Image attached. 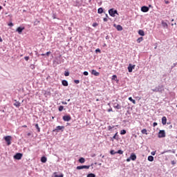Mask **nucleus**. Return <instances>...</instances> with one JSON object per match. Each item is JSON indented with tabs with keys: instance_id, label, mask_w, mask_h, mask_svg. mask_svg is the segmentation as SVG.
I'll list each match as a JSON object with an SVG mask.
<instances>
[{
	"instance_id": "1",
	"label": "nucleus",
	"mask_w": 177,
	"mask_h": 177,
	"mask_svg": "<svg viewBox=\"0 0 177 177\" xmlns=\"http://www.w3.org/2000/svg\"><path fill=\"white\" fill-rule=\"evenodd\" d=\"M109 13L112 17H115V15H118L117 10H114V8L110 9Z\"/></svg>"
},
{
	"instance_id": "2",
	"label": "nucleus",
	"mask_w": 177,
	"mask_h": 177,
	"mask_svg": "<svg viewBox=\"0 0 177 177\" xmlns=\"http://www.w3.org/2000/svg\"><path fill=\"white\" fill-rule=\"evenodd\" d=\"M4 140H6L8 146H10V145H12V137L10 136L4 137Z\"/></svg>"
},
{
	"instance_id": "3",
	"label": "nucleus",
	"mask_w": 177,
	"mask_h": 177,
	"mask_svg": "<svg viewBox=\"0 0 177 177\" xmlns=\"http://www.w3.org/2000/svg\"><path fill=\"white\" fill-rule=\"evenodd\" d=\"M59 131H64V126H57L54 130H53V132H59Z\"/></svg>"
},
{
	"instance_id": "4",
	"label": "nucleus",
	"mask_w": 177,
	"mask_h": 177,
	"mask_svg": "<svg viewBox=\"0 0 177 177\" xmlns=\"http://www.w3.org/2000/svg\"><path fill=\"white\" fill-rule=\"evenodd\" d=\"M89 168H91L90 165L77 166L76 167L77 169H89Z\"/></svg>"
},
{
	"instance_id": "5",
	"label": "nucleus",
	"mask_w": 177,
	"mask_h": 177,
	"mask_svg": "<svg viewBox=\"0 0 177 177\" xmlns=\"http://www.w3.org/2000/svg\"><path fill=\"white\" fill-rule=\"evenodd\" d=\"M158 138H165V131L160 130L158 133Z\"/></svg>"
},
{
	"instance_id": "6",
	"label": "nucleus",
	"mask_w": 177,
	"mask_h": 177,
	"mask_svg": "<svg viewBox=\"0 0 177 177\" xmlns=\"http://www.w3.org/2000/svg\"><path fill=\"white\" fill-rule=\"evenodd\" d=\"M21 157H23V153H18L14 156V158L15 160H21Z\"/></svg>"
},
{
	"instance_id": "7",
	"label": "nucleus",
	"mask_w": 177,
	"mask_h": 177,
	"mask_svg": "<svg viewBox=\"0 0 177 177\" xmlns=\"http://www.w3.org/2000/svg\"><path fill=\"white\" fill-rule=\"evenodd\" d=\"M63 120L64 121H67V122L71 121V116L70 115H64L63 116Z\"/></svg>"
},
{
	"instance_id": "8",
	"label": "nucleus",
	"mask_w": 177,
	"mask_h": 177,
	"mask_svg": "<svg viewBox=\"0 0 177 177\" xmlns=\"http://www.w3.org/2000/svg\"><path fill=\"white\" fill-rule=\"evenodd\" d=\"M149 8L147 6H142L141 8V12H143L144 13H146L147 12H149Z\"/></svg>"
},
{
	"instance_id": "9",
	"label": "nucleus",
	"mask_w": 177,
	"mask_h": 177,
	"mask_svg": "<svg viewBox=\"0 0 177 177\" xmlns=\"http://www.w3.org/2000/svg\"><path fill=\"white\" fill-rule=\"evenodd\" d=\"M133 68H135V65L132 66V64H130L128 66L129 73H132V71L133 70Z\"/></svg>"
},
{
	"instance_id": "10",
	"label": "nucleus",
	"mask_w": 177,
	"mask_h": 177,
	"mask_svg": "<svg viewBox=\"0 0 177 177\" xmlns=\"http://www.w3.org/2000/svg\"><path fill=\"white\" fill-rule=\"evenodd\" d=\"M113 107H114V109H117V110H120V109H121V105H120L118 103H117V102H115L114 104H113Z\"/></svg>"
},
{
	"instance_id": "11",
	"label": "nucleus",
	"mask_w": 177,
	"mask_h": 177,
	"mask_svg": "<svg viewBox=\"0 0 177 177\" xmlns=\"http://www.w3.org/2000/svg\"><path fill=\"white\" fill-rule=\"evenodd\" d=\"M24 30V27H18L16 30V31L19 33V34H21V32H23V30Z\"/></svg>"
},
{
	"instance_id": "12",
	"label": "nucleus",
	"mask_w": 177,
	"mask_h": 177,
	"mask_svg": "<svg viewBox=\"0 0 177 177\" xmlns=\"http://www.w3.org/2000/svg\"><path fill=\"white\" fill-rule=\"evenodd\" d=\"M91 74H93V75H95V77H99V75H100V73L95 70H92Z\"/></svg>"
},
{
	"instance_id": "13",
	"label": "nucleus",
	"mask_w": 177,
	"mask_h": 177,
	"mask_svg": "<svg viewBox=\"0 0 177 177\" xmlns=\"http://www.w3.org/2000/svg\"><path fill=\"white\" fill-rule=\"evenodd\" d=\"M162 125H166L167 124V117L163 116L162 118Z\"/></svg>"
},
{
	"instance_id": "14",
	"label": "nucleus",
	"mask_w": 177,
	"mask_h": 177,
	"mask_svg": "<svg viewBox=\"0 0 177 177\" xmlns=\"http://www.w3.org/2000/svg\"><path fill=\"white\" fill-rule=\"evenodd\" d=\"M130 158L132 160V161H135L136 160V155L135 153H131Z\"/></svg>"
},
{
	"instance_id": "15",
	"label": "nucleus",
	"mask_w": 177,
	"mask_h": 177,
	"mask_svg": "<svg viewBox=\"0 0 177 177\" xmlns=\"http://www.w3.org/2000/svg\"><path fill=\"white\" fill-rule=\"evenodd\" d=\"M62 84L64 86H68V82L67 80H62Z\"/></svg>"
},
{
	"instance_id": "16",
	"label": "nucleus",
	"mask_w": 177,
	"mask_h": 177,
	"mask_svg": "<svg viewBox=\"0 0 177 177\" xmlns=\"http://www.w3.org/2000/svg\"><path fill=\"white\" fill-rule=\"evenodd\" d=\"M139 35H141V37H145V31L143 30H138Z\"/></svg>"
},
{
	"instance_id": "17",
	"label": "nucleus",
	"mask_w": 177,
	"mask_h": 177,
	"mask_svg": "<svg viewBox=\"0 0 177 177\" xmlns=\"http://www.w3.org/2000/svg\"><path fill=\"white\" fill-rule=\"evenodd\" d=\"M14 106H15V107H20L21 104H20L19 102H17V100H15V103L14 104Z\"/></svg>"
},
{
	"instance_id": "18",
	"label": "nucleus",
	"mask_w": 177,
	"mask_h": 177,
	"mask_svg": "<svg viewBox=\"0 0 177 177\" xmlns=\"http://www.w3.org/2000/svg\"><path fill=\"white\" fill-rule=\"evenodd\" d=\"M47 160H48V159L45 156H43V157L41 158V162L45 163V162H46Z\"/></svg>"
},
{
	"instance_id": "19",
	"label": "nucleus",
	"mask_w": 177,
	"mask_h": 177,
	"mask_svg": "<svg viewBox=\"0 0 177 177\" xmlns=\"http://www.w3.org/2000/svg\"><path fill=\"white\" fill-rule=\"evenodd\" d=\"M116 30H118V31H122V26H121V25H118L116 26Z\"/></svg>"
},
{
	"instance_id": "20",
	"label": "nucleus",
	"mask_w": 177,
	"mask_h": 177,
	"mask_svg": "<svg viewBox=\"0 0 177 177\" xmlns=\"http://www.w3.org/2000/svg\"><path fill=\"white\" fill-rule=\"evenodd\" d=\"M57 174V172H54V177H64V174H59V175H57V174Z\"/></svg>"
},
{
	"instance_id": "21",
	"label": "nucleus",
	"mask_w": 177,
	"mask_h": 177,
	"mask_svg": "<svg viewBox=\"0 0 177 177\" xmlns=\"http://www.w3.org/2000/svg\"><path fill=\"white\" fill-rule=\"evenodd\" d=\"M148 161H154V157H153V156H148Z\"/></svg>"
},
{
	"instance_id": "22",
	"label": "nucleus",
	"mask_w": 177,
	"mask_h": 177,
	"mask_svg": "<svg viewBox=\"0 0 177 177\" xmlns=\"http://www.w3.org/2000/svg\"><path fill=\"white\" fill-rule=\"evenodd\" d=\"M79 162H80V164H84V162H85V158H80L79 159Z\"/></svg>"
},
{
	"instance_id": "23",
	"label": "nucleus",
	"mask_w": 177,
	"mask_h": 177,
	"mask_svg": "<svg viewBox=\"0 0 177 177\" xmlns=\"http://www.w3.org/2000/svg\"><path fill=\"white\" fill-rule=\"evenodd\" d=\"M141 133H142L143 135H147V129H143L141 131Z\"/></svg>"
},
{
	"instance_id": "24",
	"label": "nucleus",
	"mask_w": 177,
	"mask_h": 177,
	"mask_svg": "<svg viewBox=\"0 0 177 177\" xmlns=\"http://www.w3.org/2000/svg\"><path fill=\"white\" fill-rule=\"evenodd\" d=\"M129 100L133 102V104H136V101L132 99V97H129Z\"/></svg>"
},
{
	"instance_id": "25",
	"label": "nucleus",
	"mask_w": 177,
	"mask_h": 177,
	"mask_svg": "<svg viewBox=\"0 0 177 177\" xmlns=\"http://www.w3.org/2000/svg\"><path fill=\"white\" fill-rule=\"evenodd\" d=\"M97 13H99L100 15H101V13H103V8H98Z\"/></svg>"
},
{
	"instance_id": "26",
	"label": "nucleus",
	"mask_w": 177,
	"mask_h": 177,
	"mask_svg": "<svg viewBox=\"0 0 177 177\" xmlns=\"http://www.w3.org/2000/svg\"><path fill=\"white\" fill-rule=\"evenodd\" d=\"M35 128L37 129V132H41V128H39L38 124H35Z\"/></svg>"
},
{
	"instance_id": "27",
	"label": "nucleus",
	"mask_w": 177,
	"mask_h": 177,
	"mask_svg": "<svg viewBox=\"0 0 177 177\" xmlns=\"http://www.w3.org/2000/svg\"><path fill=\"white\" fill-rule=\"evenodd\" d=\"M116 154H124V151L119 149L118 151H116Z\"/></svg>"
},
{
	"instance_id": "28",
	"label": "nucleus",
	"mask_w": 177,
	"mask_h": 177,
	"mask_svg": "<svg viewBox=\"0 0 177 177\" xmlns=\"http://www.w3.org/2000/svg\"><path fill=\"white\" fill-rule=\"evenodd\" d=\"M142 41H143V37H139L138 39H137V42L138 44H140L142 42Z\"/></svg>"
},
{
	"instance_id": "29",
	"label": "nucleus",
	"mask_w": 177,
	"mask_h": 177,
	"mask_svg": "<svg viewBox=\"0 0 177 177\" xmlns=\"http://www.w3.org/2000/svg\"><path fill=\"white\" fill-rule=\"evenodd\" d=\"M127 133V131L123 129L120 131V135H125Z\"/></svg>"
},
{
	"instance_id": "30",
	"label": "nucleus",
	"mask_w": 177,
	"mask_h": 177,
	"mask_svg": "<svg viewBox=\"0 0 177 177\" xmlns=\"http://www.w3.org/2000/svg\"><path fill=\"white\" fill-rule=\"evenodd\" d=\"M111 80H112L113 81H115V80H117V75H113L112 76Z\"/></svg>"
},
{
	"instance_id": "31",
	"label": "nucleus",
	"mask_w": 177,
	"mask_h": 177,
	"mask_svg": "<svg viewBox=\"0 0 177 177\" xmlns=\"http://www.w3.org/2000/svg\"><path fill=\"white\" fill-rule=\"evenodd\" d=\"M110 153L112 156H114V154H117V151H115L114 150H111Z\"/></svg>"
},
{
	"instance_id": "32",
	"label": "nucleus",
	"mask_w": 177,
	"mask_h": 177,
	"mask_svg": "<svg viewBox=\"0 0 177 177\" xmlns=\"http://www.w3.org/2000/svg\"><path fill=\"white\" fill-rule=\"evenodd\" d=\"M87 177H96V176L91 173V174H88Z\"/></svg>"
},
{
	"instance_id": "33",
	"label": "nucleus",
	"mask_w": 177,
	"mask_h": 177,
	"mask_svg": "<svg viewBox=\"0 0 177 177\" xmlns=\"http://www.w3.org/2000/svg\"><path fill=\"white\" fill-rule=\"evenodd\" d=\"M64 109V106H59V111H63Z\"/></svg>"
},
{
	"instance_id": "34",
	"label": "nucleus",
	"mask_w": 177,
	"mask_h": 177,
	"mask_svg": "<svg viewBox=\"0 0 177 177\" xmlns=\"http://www.w3.org/2000/svg\"><path fill=\"white\" fill-rule=\"evenodd\" d=\"M162 24L163 27H166V28L168 27V24H167L165 22H162Z\"/></svg>"
},
{
	"instance_id": "35",
	"label": "nucleus",
	"mask_w": 177,
	"mask_h": 177,
	"mask_svg": "<svg viewBox=\"0 0 177 177\" xmlns=\"http://www.w3.org/2000/svg\"><path fill=\"white\" fill-rule=\"evenodd\" d=\"M64 75L65 77H68V75H70V73L66 71L65 72Z\"/></svg>"
},
{
	"instance_id": "36",
	"label": "nucleus",
	"mask_w": 177,
	"mask_h": 177,
	"mask_svg": "<svg viewBox=\"0 0 177 177\" xmlns=\"http://www.w3.org/2000/svg\"><path fill=\"white\" fill-rule=\"evenodd\" d=\"M97 26H99V24L96 22L93 24V27H97Z\"/></svg>"
},
{
	"instance_id": "37",
	"label": "nucleus",
	"mask_w": 177,
	"mask_h": 177,
	"mask_svg": "<svg viewBox=\"0 0 177 177\" xmlns=\"http://www.w3.org/2000/svg\"><path fill=\"white\" fill-rule=\"evenodd\" d=\"M118 134V133H116L113 136L112 139H117V135Z\"/></svg>"
},
{
	"instance_id": "38",
	"label": "nucleus",
	"mask_w": 177,
	"mask_h": 177,
	"mask_svg": "<svg viewBox=\"0 0 177 177\" xmlns=\"http://www.w3.org/2000/svg\"><path fill=\"white\" fill-rule=\"evenodd\" d=\"M24 59L26 62H28V60H30V57H25Z\"/></svg>"
},
{
	"instance_id": "39",
	"label": "nucleus",
	"mask_w": 177,
	"mask_h": 177,
	"mask_svg": "<svg viewBox=\"0 0 177 177\" xmlns=\"http://www.w3.org/2000/svg\"><path fill=\"white\" fill-rule=\"evenodd\" d=\"M89 73H88V71H84V75H88Z\"/></svg>"
},
{
	"instance_id": "40",
	"label": "nucleus",
	"mask_w": 177,
	"mask_h": 177,
	"mask_svg": "<svg viewBox=\"0 0 177 177\" xmlns=\"http://www.w3.org/2000/svg\"><path fill=\"white\" fill-rule=\"evenodd\" d=\"M50 53H51L50 51H48V52H47V53H46V56H49V55H50Z\"/></svg>"
},
{
	"instance_id": "41",
	"label": "nucleus",
	"mask_w": 177,
	"mask_h": 177,
	"mask_svg": "<svg viewBox=\"0 0 177 177\" xmlns=\"http://www.w3.org/2000/svg\"><path fill=\"white\" fill-rule=\"evenodd\" d=\"M152 91L153 92H160V91L158 89H152Z\"/></svg>"
},
{
	"instance_id": "42",
	"label": "nucleus",
	"mask_w": 177,
	"mask_h": 177,
	"mask_svg": "<svg viewBox=\"0 0 177 177\" xmlns=\"http://www.w3.org/2000/svg\"><path fill=\"white\" fill-rule=\"evenodd\" d=\"M8 26H10V27H13V23H10V24H8Z\"/></svg>"
},
{
	"instance_id": "43",
	"label": "nucleus",
	"mask_w": 177,
	"mask_h": 177,
	"mask_svg": "<svg viewBox=\"0 0 177 177\" xmlns=\"http://www.w3.org/2000/svg\"><path fill=\"white\" fill-rule=\"evenodd\" d=\"M108 129H109V131H111V129H113V127H111V126H109V127H108Z\"/></svg>"
},
{
	"instance_id": "44",
	"label": "nucleus",
	"mask_w": 177,
	"mask_h": 177,
	"mask_svg": "<svg viewBox=\"0 0 177 177\" xmlns=\"http://www.w3.org/2000/svg\"><path fill=\"white\" fill-rule=\"evenodd\" d=\"M171 164H172V165H175V164H176V162H175V160H172Z\"/></svg>"
},
{
	"instance_id": "45",
	"label": "nucleus",
	"mask_w": 177,
	"mask_h": 177,
	"mask_svg": "<svg viewBox=\"0 0 177 177\" xmlns=\"http://www.w3.org/2000/svg\"><path fill=\"white\" fill-rule=\"evenodd\" d=\"M74 82H75V84H79L80 83V80H75Z\"/></svg>"
},
{
	"instance_id": "46",
	"label": "nucleus",
	"mask_w": 177,
	"mask_h": 177,
	"mask_svg": "<svg viewBox=\"0 0 177 177\" xmlns=\"http://www.w3.org/2000/svg\"><path fill=\"white\" fill-rule=\"evenodd\" d=\"M151 154L152 156H156V151H152V152L151 153Z\"/></svg>"
},
{
	"instance_id": "47",
	"label": "nucleus",
	"mask_w": 177,
	"mask_h": 177,
	"mask_svg": "<svg viewBox=\"0 0 177 177\" xmlns=\"http://www.w3.org/2000/svg\"><path fill=\"white\" fill-rule=\"evenodd\" d=\"M30 67H31V68H32V70H34V69L35 68V66L34 65H31Z\"/></svg>"
},
{
	"instance_id": "48",
	"label": "nucleus",
	"mask_w": 177,
	"mask_h": 177,
	"mask_svg": "<svg viewBox=\"0 0 177 177\" xmlns=\"http://www.w3.org/2000/svg\"><path fill=\"white\" fill-rule=\"evenodd\" d=\"M111 111H113V109L111 108V109H108V112H109V113H110V112H111Z\"/></svg>"
},
{
	"instance_id": "49",
	"label": "nucleus",
	"mask_w": 177,
	"mask_h": 177,
	"mask_svg": "<svg viewBox=\"0 0 177 177\" xmlns=\"http://www.w3.org/2000/svg\"><path fill=\"white\" fill-rule=\"evenodd\" d=\"M131 158H128L127 159V162H129V161H131Z\"/></svg>"
},
{
	"instance_id": "50",
	"label": "nucleus",
	"mask_w": 177,
	"mask_h": 177,
	"mask_svg": "<svg viewBox=\"0 0 177 177\" xmlns=\"http://www.w3.org/2000/svg\"><path fill=\"white\" fill-rule=\"evenodd\" d=\"M158 124L157 122H153V127H157Z\"/></svg>"
},
{
	"instance_id": "51",
	"label": "nucleus",
	"mask_w": 177,
	"mask_h": 177,
	"mask_svg": "<svg viewBox=\"0 0 177 177\" xmlns=\"http://www.w3.org/2000/svg\"><path fill=\"white\" fill-rule=\"evenodd\" d=\"M108 19L107 18H104V21H108Z\"/></svg>"
},
{
	"instance_id": "52",
	"label": "nucleus",
	"mask_w": 177,
	"mask_h": 177,
	"mask_svg": "<svg viewBox=\"0 0 177 177\" xmlns=\"http://www.w3.org/2000/svg\"><path fill=\"white\" fill-rule=\"evenodd\" d=\"M27 136H31V133H27Z\"/></svg>"
},
{
	"instance_id": "53",
	"label": "nucleus",
	"mask_w": 177,
	"mask_h": 177,
	"mask_svg": "<svg viewBox=\"0 0 177 177\" xmlns=\"http://www.w3.org/2000/svg\"><path fill=\"white\" fill-rule=\"evenodd\" d=\"M3 41L2 37H0V42H3Z\"/></svg>"
},
{
	"instance_id": "54",
	"label": "nucleus",
	"mask_w": 177,
	"mask_h": 177,
	"mask_svg": "<svg viewBox=\"0 0 177 177\" xmlns=\"http://www.w3.org/2000/svg\"><path fill=\"white\" fill-rule=\"evenodd\" d=\"M22 128H27V125H23Z\"/></svg>"
},
{
	"instance_id": "55",
	"label": "nucleus",
	"mask_w": 177,
	"mask_h": 177,
	"mask_svg": "<svg viewBox=\"0 0 177 177\" xmlns=\"http://www.w3.org/2000/svg\"><path fill=\"white\" fill-rule=\"evenodd\" d=\"M96 52H100V49L97 48V49L96 50Z\"/></svg>"
},
{
	"instance_id": "56",
	"label": "nucleus",
	"mask_w": 177,
	"mask_h": 177,
	"mask_svg": "<svg viewBox=\"0 0 177 177\" xmlns=\"http://www.w3.org/2000/svg\"><path fill=\"white\" fill-rule=\"evenodd\" d=\"M165 3H167V4L169 3V1H165Z\"/></svg>"
},
{
	"instance_id": "57",
	"label": "nucleus",
	"mask_w": 177,
	"mask_h": 177,
	"mask_svg": "<svg viewBox=\"0 0 177 177\" xmlns=\"http://www.w3.org/2000/svg\"><path fill=\"white\" fill-rule=\"evenodd\" d=\"M62 104H67V102H62Z\"/></svg>"
},
{
	"instance_id": "58",
	"label": "nucleus",
	"mask_w": 177,
	"mask_h": 177,
	"mask_svg": "<svg viewBox=\"0 0 177 177\" xmlns=\"http://www.w3.org/2000/svg\"><path fill=\"white\" fill-rule=\"evenodd\" d=\"M0 10H2V6H0Z\"/></svg>"
},
{
	"instance_id": "59",
	"label": "nucleus",
	"mask_w": 177,
	"mask_h": 177,
	"mask_svg": "<svg viewBox=\"0 0 177 177\" xmlns=\"http://www.w3.org/2000/svg\"><path fill=\"white\" fill-rule=\"evenodd\" d=\"M45 55H46V54H44V53H43V54H41V56H45Z\"/></svg>"
},
{
	"instance_id": "60",
	"label": "nucleus",
	"mask_w": 177,
	"mask_h": 177,
	"mask_svg": "<svg viewBox=\"0 0 177 177\" xmlns=\"http://www.w3.org/2000/svg\"><path fill=\"white\" fill-rule=\"evenodd\" d=\"M96 102H99V99H97V100H96Z\"/></svg>"
},
{
	"instance_id": "61",
	"label": "nucleus",
	"mask_w": 177,
	"mask_h": 177,
	"mask_svg": "<svg viewBox=\"0 0 177 177\" xmlns=\"http://www.w3.org/2000/svg\"><path fill=\"white\" fill-rule=\"evenodd\" d=\"M37 23H39V21H37Z\"/></svg>"
},
{
	"instance_id": "62",
	"label": "nucleus",
	"mask_w": 177,
	"mask_h": 177,
	"mask_svg": "<svg viewBox=\"0 0 177 177\" xmlns=\"http://www.w3.org/2000/svg\"><path fill=\"white\" fill-rule=\"evenodd\" d=\"M68 102H70V100H68Z\"/></svg>"
}]
</instances>
